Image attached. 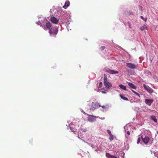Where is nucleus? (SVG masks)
Instances as JSON below:
<instances>
[{
	"mask_svg": "<svg viewBox=\"0 0 158 158\" xmlns=\"http://www.w3.org/2000/svg\"><path fill=\"white\" fill-rule=\"evenodd\" d=\"M153 153L154 154L155 156L158 158V151L156 152H153Z\"/></svg>",
	"mask_w": 158,
	"mask_h": 158,
	"instance_id": "nucleus-20",
	"label": "nucleus"
},
{
	"mask_svg": "<svg viewBox=\"0 0 158 158\" xmlns=\"http://www.w3.org/2000/svg\"><path fill=\"white\" fill-rule=\"evenodd\" d=\"M113 139H114V137H113V135L112 134H111V135H110V137L109 138V139L111 141L113 140Z\"/></svg>",
	"mask_w": 158,
	"mask_h": 158,
	"instance_id": "nucleus-21",
	"label": "nucleus"
},
{
	"mask_svg": "<svg viewBox=\"0 0 158 158\" xmlns=\"http://www.w3.org/2000/svg\"><path fill=\"white\" fill-rule=\"evenodd\" d=\"M70 5V2L68 0L66 1L65 4L63 6V8L66 9Z\"/></svg>",
	"mask_w": 158,
	"mask_h": 158,
	"instance_id": "nucleus-12",
	"label": "nucleus"
},
{
	"mask_svg": "<svg viewBox=\"0 0 158 158\" xmlns=\"http://www.w3.org/2000/svg\"><path fill=\"white\" fill-rule=\"evenodd\" d=\"M146 28V26L145 25H144L143 26L141 27L140 29L141 31H143Z\"/></svg>",
	"mask_w": 158,
	"mask_h": 158,
	"instance_id": "nucleus-19",
	"label": "nucleus"
},
{
	"mask_svg": "<svg viewBox=\"0 0 158 158\" xmlns=\"http://www.w3.org/2000/svg\"><path fill=\"white\" fill-rule=\"evenodd\" d=\"M126 137L128 139L129 137V136H126Z\"/></svg>",
	"mask_w": 158,
	"mask_h": 158,
	"instance_id": "nucleus-36",
	"label": "nucleus"
},
{
	"mask_svg": "<svg viewBox=\"0 0 158 158\" xmlns=\"http://www.w3.org/2000/svg\"><path fill=\"white\" fill-rule=\"evenodd\" d=\"M104 85L108 89H110L112 87V85L108 81L105 82L104 83Z\"/></svg>",
	"mask_w": 158,
	"mask_h": 158,
	"instance_id": "nucleus-11",
	"label": "nucleus"
},
{
	"mask_svg": "<svg viewBox=\"0 0 158 158\" xmlns=\"http://www.w3.org/2000/svg\"><path fill=\"white\" fill-rule=\"evenodd\" d=\"M140 17L142 19L144 20L145 21H146L147 19L146 18L145 19L143 16H141Z\"/></svg>",
	"mask_w": 158,
	"mask_h": 158,
	"instance_id": "nucleus-27",
	"label": "nucleus"
},
{
	"mask_svg": "<svg viewBox=\"0 0 158 158\" xmlns=\"http://www.w3.org/2000/svg\"><path fill=\"white\" fill-rule=\"evenodd\" d=\"M104 70L105 72H107L110 74H116L118 73V71L113 70H111L108 68H105Z\"/></svg>",
	"mask_w": 158,
	"mask_h": 158,
	"instance_id": "nucleus-3",
	"label": "nucleus"
},
{
	"mask_svg": "<svg viewBox=\"0 0 158 158\" xmlns=\"http://www.w3.org/2000/svg\"><path fill=\"white\" fill-rule=\"evenodd\" d=\"M144 89L149 93L151 94L154 91L149 86L145 84L143 85Z\"/></svg>",
	"mask_w": 158,
	"mask_h": 158,
	"instance_id": "nucleus-4",
	"label": "nucleus"
},
{
	"mask_svg": "<svg viewBox=\"0 0 158 158\" xmlns=\"http://www.w3.org/2000/svg\"><path fill=\"white\" fill-rule=\"evenodd\" d=\"M71 131H72V132H74V131H73V130H71Z\"/></svg>",
	"mask_w": 158,
	"mask_h": 158,
	"instance_id": "nucleus-37",
	"label": "nucleus"
},
{
	"mask_svg": "<svg viewBox=\"0 0 158 158\" xmlns=\"http://www.w3.org/2000/svg\"><path fill=\"white\" fill-rule=\"evenodd\" d=\"M142 138L143 141L146 144H147L148 143L150 140L149 137L146 136H145L144 138H143L142 136Z\"/></svg>",
	"mask_w": 158,
	"mask_h": 158,
	"instance_id": "nucleus-7",
	"label": "nucleus"
},
{
	"mask_svg": "<svg viewBox=\"0 0 158 158\" xmlns=\"http://www.w3.org/2000/svg\"><path fill=\"white\" fill-rule=\"evenodd\" d=\"M105 48V47L104 46H101V49L102 50H104Z\"/></svg>",
	"mask_w": 158,
	"mask_h": 158,
	"instance_id": "nucleus-28",
	"label": "nucleus"
},
{
	"mask_svg": "<svg viewBox=\"0 0 158 158\" xmlns=\"http://www.w3.org/2000/svg\"><path fill=\"white\" fill-rule=\"evenodd\" d=\"M139 9L141 10V11H142V7L141 6H139Z\"/></svg>",
	"mask_w": 158,
	"mask_h": 158,
	"instance_id": "nucleus-30",
	"label": "nucleus"
},
{
	"mask_svg": "<svg viewBox=\"0 0 158 158\" xmlns=\"http://www.w3.org/2000/svg\"><path fill=\"white\" fill-rule=\"evenodd\" d=\"M46 28L49 30L51 29L52 28V25L51 23L49 22H48L46 23Z\"/></svg>",
	"mask_w": 158,
	"mask_h": 158,
	"instance_id": "nucleus-14",
	"label": "nucleus"
},
{
	"mask_svg": "<svg viewBox=\"0 0 158 158\" xmlns=\"http://www.w3.org/2000/svg\"><path fill=\"white\" fill-rule=\"evenodd\" d=\"M140 142V138L139 137L138 139L137 143V144H139Z\"/></svg>",
	"mask_w": 158,
	"mask_h": 158,
	"instance_id": "nucleus-29",
	"label": "nucleus"
},
{
	"mask_svg": "<svg viewBox=\"0 0 158 158\" xmlns=\"http://www.w3.org/2000/svg\"><path fill=\"white\" fill-rule=\"evenodd\" d=\"M116 154L118 158H124V154L122 152H118L116 153Z\"/></svg>",
	"mask_w": 158,
	"mask_h": 158,
	"instance_id": "nucleus-8",
	"label": "nucleus"
},
{
	"mask_svg": "<svg viewBox=\"0 0 158 158\" xmlns=\"http://www.w3.org/2000/svg\"><path fill=\"white\" fill-rule=\"evenodd\" d=\"M145 103L148 106H150L152 103L153 102V100L151 99H146L145 101Z\"/></svg>",
	"mask_w": 158,
	"mask_h": 158,
	"instance_id": "nucleus-9",
	"label": "nucleus"
},
{
	"mask_svg": "<svg viewBox=\"0 0 158 158\" xmlns=\"http://www.w3.org/2000/svg\"><path fill=\"white\" fill-rule=\"evenodd\" d=\"M119 86L122 89L126 90V87L122 84H120L119 85Z\"/></svg>",
	"mask_w": 158,
	"mask_h": 158,
	"instance_id": "nucleus-15",
	"label": "nucleus"
},
{
	"mask_svg": "<svg viewBox=\"0 0 158 158\" xmlns=\"http://www.w3.org/2000/svg\"><path fill=\"white\" fill-rule=\"evenodd\" d=\"M120 96L122 99L123 100H126V101H128V98L124 96H123L121 94L120 95Z\"/></svg>",
	"mask_w": 158,
	"mask_h": 158,
	"instance_id": "nucleus-17",
	"label": "nucleus"
},
{
	"mask_svg": "<svg viewBox=\"0 0 158 158\" xmlns=\"http://www.w3.org/2000/svg\"><path fill=\"white\" fill-rule=\"evenodd\" d=\"M135 94H136V95H137L138 96H139V94H138L137 92L134 91V90H131Z\"/></svg>",
	"mask_w": 158,
	"mask_h": 158,
	"instance_id": "nucleus-23",
	"label": "nucleus"
},
{
	"mask_svg": "<svg viewBox=\"0 0 158 158\" xmlns=\"http://www.w3.org/2000/svg\"><path fill=\"white\" fill-rule=\"evenodd\" d=\"M151 119L152 120L154 121L156 123L157 122V119H156V117L154 115H152L151 116Z\"/></svg>",
	"mask_w": 158,
	"mask_h": 158,
	"instance_id": "nucleus-16",
	"label": "nucleus"
},
{
	"mask_svg": "<svg viewBox=\"0 0 158 158\" xmlns=\"http://www.w3.org/2000/svg\"><path fill=\"white\" fill-rule=\"evenodd\" d=\"M135 94H136V95H137L138 96H139V94H138L137 92L134 91V90H131Z\"/></svg>",
	"mask_w": 158,
	"mask_h": 158,
	"instance_id": "nucleus-24",
	"label": "nucleus"
},
{
	"mask_svg": "<svg viewBox=\"0 0 158 158\" xmlns=\"http://www.w3.org/2000/svg\"><path fill=\"white\" fill-rule=\"evenodd\" d=\"M89 116L88 118V121L90 122H93L94 121L96 120V117L94 116H92L91 115H88Z\"/></svg>",
	"mask_w": 158,
	"mask_h": 158,
	"instance_id": "nucleus-6",
	"label": "nucleus"
},
{
	"mask_svg": "<svg viewBox=\"0 0 158 158\" xmlns=\"http://www.w3.org/2000/svg\"><path fill=\"white\" fill-rule=\"evenodd\" d=\"M128 85L131 88H132L133 89H136V86L132 83L129 82L128 83Z\"/></svg>",
	"mask_w": 158,
	"mask_h": 158,
	"instance_id": "nucleus-13",
	"label": "nucleus"
},
{
	"mask_svg": "<svg viewBox=\"0 0 158 158\" xmlns=\"http://www.w3.org/2000/svg\"><path fill=\"white\" fill-rule=\"evenodd\" d=\"M126 66L129 68L132 69H135L136 68V65L135 64H133L131 63H126Z\"/></svg>",
	"mask_w": 158,
	"mask_h": 158,
	"instance_id": "nucleus-5",
	"label": "nucleus"
},
{
	"mask_svg": "<svg viewBox=\"0 0 158 158\" xmlns=\"http://www.w3.org/2000/svg\"><path fill=\"white\" fill-rule=\"evenodd\" d=\"M107 132L108 133L109 135L112 134L110 131L109 130H107Z\"/></svg>",
	"mask_w": 158,
	"mask_h": 158,
	"instance_id": "nucleus-25",
	"label": "nucleus"
},
{
	"mask_svg": "<svg viewBox=\"0 0 158 158\" xmlns=\"http://www.w3.org/2000/svg\"><path fill=\"white\" fill-rule=\"evenodd\" d=\"M104 83L105 82L108 81H107V78L106 76V74H104Z\"/></svg>",
	"mask_w": 158,
	"mask_h": 158,
	"instance_id": "nucleus-18",
	"label": "nucleus"
},
{
	"mask_svg": "<svg viewBox=\"0 0 158 158\" xmlns=\"http://www.w3.org/2000/svg\"><path fill=\"white\" fill-rule=\"evenodd\" d=\"M58 31V28L56 27H54L49 30V33L51 36H55Z\"/></svg>",
	"mask_w": 158,
	"mask_h": 158,
	"instance_id": "nucleus-1",
	"label": "nucleus"
},
{
	"mask_svg": "<svg viewBox=\"0 0 158 158\" xmlns=\"http://www.w3.org/2000/svg\"><path fill=\"white\" fill-rule=\"evenodd\" d=\"M102 85V82H100L99 83V87L100 88Z\"/></svg>",
	"mask_w": 158,
	"mask_h": 158,
	"instance_id": "nucleus-26",
	"label": "nucleus"
},
{
	"mask_svg": "<svg viewBox=\"0 0 158 158\" xmlns=\"http://www.w3.org/2000/svg\"><path fill=\"white\" fill-rule=\"evenodd\" d=\"M127 134L129 135H130V131H127Z\"/></svg>",
	"mask_w": 158,
	"mask_h": 158,
	"instance_id": "nucleus-31",
	"label": "nucleus"
},
{
	"mask_svg": "<svg viewBox=\"0 0 158 158\" xmlns=\"http://www.w3.org/2000/svg\"><path fill=\"white\" fill-rule=\"evenodd\" d=\"M101 106L102 107L103 109H104L105 108V106Z\"/></svg>",
	"mask_w": 158,
	"mask_h": 158,
	"instance_id": "nucleus-32",
	"label": "nucleus"
},
{
	"mask_svg": "<svg viewBox=\"0 0 158 158\" xmlns=\"http://www.w3.org/2000/svg\"><path fill=\"white\" fill-rule=\"evenodd\" d=\"M102 92L103 94H105L106 93V92L105 91H102Z\"/></svg>",
	"mask_w": 158,
	"mask_h": 158,
	"instance_id": "nucleus-35",
	"label": "nucleus"
},
{
	"mask_svg": "<svg viewBox=\"0 0 158 158\" xmlns=\"http://www.w3.org/2000/svg\"><path fill=\"white\" fill-rule=\"evenodd\" d=\"M101 107L100 104L99 103L96 102L94 103L93 102H92L91 104V107H90V110H94L95 109L99 108Z\"/></svg>",
	"mask_w": 158,
	"mask_h": 158,
	"instance_id": "nucleus-2",
	"label": "nucleus"
},
{
	"mask_svg": "<svg viewBox=\"0 0 158 158\" xmlns=\"http://www.w3.org/2000/svg\"><path fill=\"white\" fill-rule=\"evenodd\" d=\"M50 20L53 23L57 24L59 23V21L54 17H52L50 19Z\"/></svg>",
	"mask_w": 158,
	"mask_h": 158,
	"instance_id": "nucleus-10",
	"label": "nucleus"
},
{
	"mask_svg": "<svg viewBox=\"0 0 158 158\" xmlns=\"http://www.w3.org/2000/svg\"><path fill=\"white\" fill-rule=\"evenodd\" d=\"M106 156L108 158H110V157H111V155H110V154L108 153H106Z\"/></svg>",
	"mask_w": 158,
	"mask_h": 158,
	"instance_id": "nucleus-22",
	"label": "nucleus"
},
{
	"mask_svg": "<svg viewBox=\"0 0 158 158\" xmlns=\"http://www.w3.org/2000/svg\"><path fill=\"white\" fill-rule=\"evenodd\" d=\"M74 133L75 134H77V131H74Z\"/></svg>",
	"mask_w": 158,
	"mask_h": 158,
	"instance_id": "nucleus-33",
	"label": "nucleus"
},
{
	"mask_svg": "<svg viewBox=\"0 0 158 158\" xmlns=\"http://www.w3.org/2000/svg\"><path fill=\"white\" fill-rule=\"evenodd\" d=\"M84 113L85 114V115H88V116L89 115V114H88L86 113H85V112H84Z\"/></svg>",
	"mask_w": 158,
	"mask_h": 158,
	"instance_id": "nucleus-34",
	"label": "nucleus"
}]
</instances>
